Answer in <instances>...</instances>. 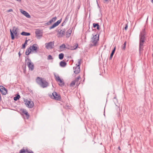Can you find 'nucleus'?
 Segmentation results:
<instances>
[{"label": "nucleus", "instance_id": "1", "mask_svg": "<svg viewBox=\"0 0 153 153\" xmlns=\"http://www.w3.org/2000/svg\"><path fill=\"white\" fill-rule=\"evenodd\" d=\"M92 36L93 37L92 38L91 42L93 43V44H90L89 45L90 47L96 46L99 39L100 34H98V32L96 34H93Z\"/></svg>", "mask_w": 153, "mask_h": 153}, {"label": "nucleus", "instance_id": "2", "mask_svg": "<svg viewBox=\"0 0 153 153\" xmlns=\"http://www.w3.org/2000/svg\"><path fill=\"white\" fill-rule=\"evenodd\" d=\"M36 82L42 88L47 87L48 85V83L45 80H42V78L37 77Z\"/></svg>", "mask_w": 153, "mask_h": 153}, {"label": "nucleus", "instance_id": "3", "mask_svg": "<svg viewBox=\"0 0 153 153\" xmlns=\"http://www.w3.org/2000/svg\"><path fill=\"white\" fill-rule=\"evenodd\" d=\"M18 28L16 27H13L12 30H11V29H10V34L11 39L12 40H13L15 39L14 36H15L17 38L19 34L18 33Z\"/></svg>", "mask_w": 153, "mask_h": 153}, {"label": "nucleus", "instance_id": "4", "mask_svg": "<svg viewBox=\"0 0 153 153\" xmlns=\"http://www.w3.org/2000/svg\"><path fill=\"white\" fill-rule=\"evenodd\" d=\"M25 61L27 62V65L29 70L32 71L34 69V65L31 62V60L29 58L28 56H25Z\"/></svg>", "mask_w": 153, "mask_h": 153}, {"label": "nucleus", "instance_id": "5", "mask_svg": "<svg viewBox=\"0 0 153 153\" xmlns=\"http://www.w3.org/2000/svg\"><path fill=\"white\" fill-rule=\"evenodd\" d=\"M81 59H79L78 60V65L77 66L73 67V69L74 70V73L76 74H78L80 72V65L81 63Z\"/></svg>", "mask_w": 153, "mask_h": 153}, {"label": "nucleus", "instance_id": "6", "mask_svg": "<svg viewBox=\"0 0 153 153\" xmlns=\"http://www.w3.org/2000/svg\"><path fill=\"white\" fill-rule=\"evenodd\" d=\"M50 97L51 98L56 100H60L61 99L60 95L55 91L53 92Z\"/></svg>", "mask_w": 153, "mask_h": 153}, {"label": "nucleus", "instance_id": "7", "mask_svg": "<svg viewBox=\"0 0 153 153\" xmlns=\"http://www.w3.org/2000/svg\"><path fill=\"white\" fill-rule=\"evenodd\" d=\"M54 76L57 82H59L60 83L59 84V86H62L64 85L65 83L63 79H61L58 75H56L54 74Z\"/></svg>", "mask_w": 153, "mask_h": 153}, {"label": "nucleus", "instance_id": "8", "mask_svg": "<svg viewBox=\"0 0 153 153\" xmlns=\"http://www.w3.org/2000/svg\"><path fill=\"white\" fill-rule=\"evenodd\" d=\"M145 30L144 29L143 31L141 32L140 35V42L139 43H143L145 41Z\"/></svg>", "mask_w": 153, "mask_h": 153}, {"label": "nucleus", "instance_id": "9", "mask_svg": "<svg viewBox=\"0 0 153 153\" xmlns=\"http://www.w3.org/2000/svg\"><path fill=\"white\" fill-rule=\"evenodd\" d=\"M54 41L50 42L45 44V48L47 49H51L53 48L54 46Z\"/></svg>", "mask_w": 153, "mask_h": 153}, {"label": "nucleus", "instance_id": "10", "mask_svg": "<svg viewBox=\"0 0 153 153\" xmlns=\"http://www.w3.org/2000/svg\"><path fill=\"white\" fill-rule=\"evenodd\" d=\"M24 102H25V104L28 108H32L33 107L34 103L33 101L30 100L29 101L26 99L24 100Z\"/></svg>", "mask_w": 153, "mask_h": 153}, {"label": "nucleus", "instance_id": "11", "mask_svg": "<svg viewBox=\"0 0 153 153\" xmlns=\"http://www.w3.org/2000/svg\"><path fill=\"white\" fill-rule=\"evenodd\" d=\"M36 36L37 39H40L42 36V33L41 30L37 29L35 31Z\"/></svg>", "mask_w": 153, "mask_h": 153}, {"label": "nucleus", "instance_id": "12", "mask_svg": "<svg viewBox=\"0 0 153 153\" xmlns=\"http://www.w3.org/2000/svg\"><path fill=\"white\" fill-rule=\"evenodd\" d=\"M0 91L2 95H6L7 93V89L2 85L0 86Z\"/></svg>", "mask_w": 153, "mask_h": 153}, {"label": "nucleus", "instance_id": "13", "mask_svg": "<svg viewBox=\"0 0 153 153\" xmlns=\"http://www.w3.org/2000/svg\"><path fill=\"white\" fill-rule=\"evenodd\" d=\"M62 20V19L61 18L60 20L57 21L56 22L54 23L51 27H49V29H51L57 26L61 23Z\"/></svg>", "mask_w": 153, "mask_h": 153}, {"label": "nucleus", "instance_id": "14", "mask_svg": "<svg viewBox=\"0 0 153 153\" xmlns=\"http://www.w3.org/2000/svg\"><path fill=\"white\" fill-rule=\"evenodd\" d=\"M78 46V44L77 43L75 45H74L73 46H70L68 45L66 47V48L71 50H74L77 48Z\"/></svg>", "mask_w": 153, "mask_h": 153}, {"label": "nucleus", "instance_id": "15", "mask_svg": "<svg viewBox=\"0 0 153 153\" xmlns=\"http://www.w3.org/2000/svg\"><path fill=\"white\" fill-rule=\"evenodd\" d=\"M20 12L21 13L23 14L26 17L29 18H30V16L29 15V14L26 11L21 9Z\"/></svg>", "mask_w": 153, "mask_h": 153}, {"label": "nucleus", "instance_id": "16", "mask_svg": "<svg viewBox=\"0 0 153 153\" xmlns=\"http://www.w3.org/2000/svg\"><path fill=\"white\" fill-rule=\"evenodd\" d=\"M59 33V37H62L65 34V29H62V30L61 29L60 31H58Z\"/></svg>", "mask_w": 153, "mask_h": 153}, {"label": "nucleus", "instance_id": "17", "mask_svg": "<svg viewBox=\"0 0 153 153\" xmlns=\"http://www.w3.org/2000/svg\"><path fill=\"white\" fill-rule=\"evenodd\" d=\"M21 111L23 114L25 115L27 119H28L29 117V115L27 110L24 109H22L21 110Z\"/></svg>", "mask_w": 153, "mask_h": 153}, {"label": "nucleus", "instance_id": "18", "mask_svg": "<svg viewBox=\"0 0 153 153\" xmlns=\"http://www.w3.org/2000/svg\"><path fill=\"white\" fill-rule=\"evenodd\" d=\"M37 45L36 44H34L32 46H31V48H32V51H34L35 52H37V50L38 48Z\"/></svg>", "mask_w": 153, "mask_h": 153}, {"label": "nucleus", "instance_id": "19", "mask_svg": "<svg viewBox=\"0 0 153 153\" xmlns=\"http://www.w3.org/2000/svg\"><path fill=\"white\" fill-rule=\"evenodd\" d=\"M32 51V48H31V46L29 48H27L25 52V54L26 55H28L31 53Z\"/></svg>", "mask_w": 153, "mask_h": 153}, {"label": "nucleus", "instance_id": "20", "mask_svg": "<svg viewBox=\"0 0 153 153\" xmlns=\"http://www.w3.org/2000/svg\"><path fill=\"white\" fill-rule=\"evenodd\" d=\"M72 33L71 30L69 29L68 30L66 33V38H68L69 37L70 35Z\"/></svg>", "mask_w": 153, "mask_h": 153}, {"label": "nucleus", "instance_id": "21", "mask_svg": "<svg viewBox=\"0 0 153 153\" xmlns=\"http://www.w3.org/2000/svg\"><path fill=\"white\" fill-rule=\"evenodd\" d=\"M116 50V47L115 46L114 48L113 49V50L112 51L111 53L110 54L109 58V60H111L112 59V57L114 53V52H115V51Z\"/></svg>", "mask_w": 153, "mask_h": 153}, {"label": "nucleus", "instance_id": "22", "mask_svg": "<svg viewBox=\"0 0 153 153\" xmlns=\"http://www.w3.org/2000/svg\"><path fill=\"white\" fill-rule=\"evenodd\" d=\"M97 27V29L98 30H99L100 29V26L99 25V24L98 23H94L93 24V27L94 28Z\"/></svg>", "mask_w": 153, "mask_h": 153}, {"label": "nucleus", "instance_id": "23", "mask_svg": "<svg viewBox=\"0 0 153 153\" xmlns=\"http://www.w3.org/2000/svg\"><path fill=\"white\" fill-rule=\"evenodd\" d=\"M143 43H139V53H140V51H142L143 50Z\"/></svg>", "mask_w": 153, "mask_h": 153}, {"label": "nucleus", "instance_id": "24", "mask_svg": "<svg viewBox=\"0 0 153 153\" xmlns=\"http://www.w3.org/2000/svg\"><path fill=\"white\" fill-rule=\"evenodd\" d=\"M67 63L65 61H61L59 63V65L60 66L62 67H65Z\"/></svg>", "mask_w": 153, "mask_h": 153}, {"label": "nucleus", "instance_id": "25", "mask_svg": "<svg viewBox=\"0 0 153 153\" xmlns=\"http://www.w3.org/2000/svg\"><path fill=\"white\" fill-rule=\"evenodd\" d=\"M21 34L22 36H28L30 35V34L29 33L23 31L21 33Z\"/></svg>", "mask_w": 153, "mask_h": 153}, {"label": "nucleus", "instance_id": "26", "mask_svg": "<svg viewBox=\"0 0 153 153\" xmlns=\"http://www.w3.org/2000/svg\"><path fill=\"white\" fill-rule=\"evenodd\" d=\"M27 38H26V40H25V42L22 45V48H25V46H26L25 45H27V42L30 40L29 39L27 40Z\"/></svg>", "mask_w": 153, "mask_h": 153}, {"label": "nucleus", "instance_id": "27", "mask_svg": "<svg viewBox=\"0 0 153 153\" xmlns=\"http://www.w3.org/2000/svg\"><path fill=\"white\" fill-rule=\"evenodd\" d=\"M20 95L19 94H17L16 96L14 97V100H15V101H17L20 98Z\"/></svg>", "mask_w": 153, "mask_h": 153}, {"label": "nucleus", "instance_id": "28", "mask_svg": "<svg viewBox=\"0 0 153 153\" xmlns=\"http://www.w3.org/2000/svg\"><path fill=\"white\" fill-rule=\"evenodd\" d=\"M64 55L63 53H60L59 55V58L60 59H62L64 57Z\"/></svg>", "mask_w": 153, "mask_h": 153}, {"label": "nucleus", "instance_id": "29", "mask_svg": "<svg viewBox=\"0 0 153 153\" xmlns=\"http://www.w3.org/2000/svg\"><path fill=\"white\" fill-rule=\"evenodd\" d=\"M69 18V15H67L65 17V19L64 21L66 23L68 21V20Z\"/></svg>", "mask_w": 153, "mask_h": 153}, {"label": "nucleus", "instance_id": "30", "mask_svg": "<svg viewBox=\"0 0 153 153\" xmlns=\"http://www.w3.org/2000/svg\"><path fill=\"white\" fill-rule=\"evenodd\" d=\"M76 81H73L70 84V86L71 87H73L74 85L76 83Z\"/></svg>", "mask_w": 153, "mask_h": 153}, {"label": "nucleus", "instance_id": "31", "mask_svg": "<svg viewBox=\"0 0 153 153\" xmlns=\"http://www.w3.org/2000/svg\"><path fill=\"white\" fill-rule=\"evenodd\" d=\"M65 45L64 44H63L61 46H60V49H63L64 48H66Z\"/></svg>", "mask_w": 153, "mask_h": 153}, {"label": "nucleus", "instance_id": "32", "mask_svg": "<svg viewBox=\"0 0 153 153\" xmlns=\"http://www.w3.org/2000/svg\"><path fill=\"white\" fill-rule=\"evenodd\" d=\"M52 22L51 19L49 21L45 23V25H50Z\"/></svg>", "mask_w": 153, "mask_h": 153}, {"label": "nucleus", "instance_id": "33", "mask_svg": "<svg viewBox=\"0 0 153 153\" xmlns=\"http://www.w3.org/2000/svg\"><path fill=\"white\" fill-rule=\"evenodd\" d=\"M26 152V150H25L23 148L20 150L19 153H25Z\"/></svg>", "mask_w": 153, "mask_h": 153}, {"label": "nucleus", "instance_id": "34", "mask_svg": "<svg viewBox=\"0 0 153 153\" xmlns=\"http://www.w3.org/2000/svg\"><path fill=\"white\" fill-rule=\"evenodd\" d=\"M57 19V17L55 16L54 17H53V18L51 19V20L52 22H54L55 21H56V20Z\"/></svg>", "mask_w": 153, "mask_h": 153}, {"label": "nucleus", "instance_id": "35", "mask_svg": "<svg viewBox=\"0 0 153 153\" xmlns=\"http://www.w3.org/2000/svg\"><path fill=\"white\" fill-rule=\"evenodd\" d=\"M126 42H125L123 44V47H122V49L123 50H125L126 48Z\"/></svg>", "mask_w": 153, "mask_h": 153}, {"label": "nucleus", "instance_id": "36", "mask_svg": "<svg viewBox=\"0 0 153 153\" xmlns=\"http://www.w3.org/2000/svg\"><path fill=\"white\" fill-rule=\"evenodd\" d=\"M53 58H52V56L50 55H49L48 57V60L52 59Z\"/></svg>", "mask_w": 153, "mask_h": 153}, {"label": "nucleus", "instance_id": "37", "mask_svg": "<svg viewBox=\"0 0 153 153\" xmlns=\"http://www.w3.org/2000/svg\"><path fill=\"white\" fill-rule=\"evenodd\" d=\"M26 152L27 153H33V152L32 151H31V150L29 151L27 149H26Z\"/></svg>", "mask_w": 153, "mask_h": 153}, {"label": "nucleus", "instance_id": "38", "mask_svg": "<svg viewBox=\"0 0 153 153\" xmlns=\"http://www.w3.org/2000/svg\"><path fill=\"white\" fill-rule=\"evenodd\" d=\"M80 77L79 76H78L74 80L75 81H76V82H77L79 81V79H80Z\"/></svg>", "mask_w": 153, "mask_h": 153}, {"label": "nucleus", "instance_id": "39", "mask_svg": "<svg viewBox=\"0 0 153 153\" xmlns=\"http://www.w3.org/2000/svg\"><path fill=\"white\" fill-rule=\"evenodd\" d=\"M80 7V3H79L78 5L77 6V9L79 10Z\"/></svg>", "mask_w": 153, "mask_h": 153}, {"label": "nucleus", "instance_id": "40", "mask_svg": "<svg viewBox=\"0 0 153 153\" xmlns=\"http://www.w3.org/2000/svg\"><path fill=\"white\" fill-rule=\"evenodd\" d=\"M13 11V10L12 9H10L9 10H7V12L8 13V12H12Z\"/></svg>", "mask_w": 153, "mask_h": 153}, {"label": "nucleus", "instance_id": "41", "mask_svg": "<svg viewBox=\"0 0 153 153\" xmlns=\"http://www.w3.org/2000/svg\"><path fill=\"white\" fill-rule=\"evenodd\" d=\"M66 24V23L64 21L62 24V26H63L65 25Z\"/></svg>", "mask_w": 153, "mask_h": 153}, {"label": "nucleus", "instance_id": "42", "mask_svg": "<svg viewBox=\"0 0 153 153\" xmlns=\"http://www.w3.org/2000/svg\"><path fill=\"white\" fill-rule=\"evenodd\" d=\"M128 26L127 25V24L124 27V29L125 30H127V28H128Z\"/></svg>", "mask_w": 153, "mask_h": 153}, {"label": "nucleus", "instance_id": "43", "mask_svg": "<svg viewBox=\"0 0 153 153\" xmlns=\"http://www.w3.org/2000/svg\"><path fill=\"white\" fill-rule=\"evenodd\" d=\"M18 54H19V56L20 57L21 55V54L20 53V52L19 51V53H18Z\"/></svg>", "mask_w": 153, "mask_h": 153}, {"label": "nucleus", "instance_id": "44", "mask_svg": "<svg viewBox=\"0 0 153 153\" xmlns=\"http://www.w3.org/2000/svg\"><path fill=\"white\" fill-rule=\"evenodd\" d=\"M118 149L120 150H121V149H120V147L119 146L118 147Z\"/></svg>", "mask_w": 153, "mask_h": 153}, {"label": "nucleus", "instance_id": "45", "mask_svg": "<svg viewBox=\"0 0 153 153\" xmlns=\"http://www.w3.org/2000/svg\"><path fill=\"white\" fill-rule=\"evenodd\" d=\"M151 2L153 4V0H151Z\"/></svg>", "mask_w": 153, "mask_h": 153}, {"label": "nucleus", "instance_id": "46", "mask_svg": "<svg viewBox=\"0 0 153 153\" xmlns=\"http://www.w3.org/2000/svg\"><path fill=\"white\" fill-rule=\"evenodd\" d=\"M94 30L95 31L96 30V29H94V30L93 29V30Z\"/></svg>", "mask_w": 153, "mask_h": 153}, {"label": "nucleus", "instance_id": "47", "mask_svg": "<svg viewBox=\"0 0 153 153\" xmlns=\"http://www.w3.org/2000/svg\"><path fill=\"white\" fill-rule=\"evenodd\" d=\"M119 110H120V107H119Z\"/></svg>", "mask_w": 153, "mask_h": 153}, {"label": "nucleus", "instance_id": "48", "mask_svg": "<svg viewBox=\"0 0 153 153\" xmlns=\"http://www.w3.org/2000/svg\"><path fill=\"white\" fill-rule=\"evenodd\" d=\"M152 56L153 57V54H152Z\"/></svg>", "mask_w": 153, "mask_h": 153}]
</instances>
